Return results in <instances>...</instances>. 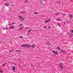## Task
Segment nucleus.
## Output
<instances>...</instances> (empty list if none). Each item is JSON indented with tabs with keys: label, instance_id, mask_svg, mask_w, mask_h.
<instances>
[{
	"label": "nucleus",
	"instance_id": "f257e3e1",
	"mask_svg": "<svg viewBox=\"0 0 73 73\" xmlns=\"http://www.w3.org/2000/svg\"><path fill=\"white\" fill-rule=\"evenodd\" d=\"M60 66L61 69L62 70V69H63V68H64V67H63V64H62V63H60Z\"/></svg>",
	"mask_w": 73,
	"mask_h": 73
},
{
	"label": "nucleus",
	"instance_id": "f03ea898",
	"mask_svg": "<svg viewBox=\"0 0 73 73\" xmlns=\"http://www.w3.org/2000/svg\"><path fill=\"white\" fill-rule=\"evenodd\" d=\"M19 17L20 18V20L21 21H23V20H24V18H23L21 16H19Z\"/></svg>",
	"mask_w": 73,
	"mask_h": 73
},
{
	"label": "nucleus",
	"instance_id": "7ed1b4c3",
	"mask_svg": "<svg viewBox=\"0 0 73 73\" xmlns=\"http://www.w3.org/2000/svg\"><path fill=\"white\" fill-rule=\"evenodd\" d=\"M52 53H53L54 54H55V55H57V53H58V52H57V51H55L54 50H52Z\"/></svg>",
	"mask_w": 73,
	"mask_h": 73
},
{
	"label": "nucleus",
	"instance_id": "20e7f679",
	"mask_svg": "<svg viewBox=\"0 0 73 73\" xmlns=\"http://www.w3.org/2000/svg\"><path fill=\"white\" fill-rule=\"evenodd\" d=\"M27 47L29 48L31 47H32V46H31L30 44H26V47Z\"/></svg>",
	"mask_w": 73,
	"mask_h": 73
},
{
	"label": "nucleus",
	"instance_id": "39448f33",
	"mask_svg": "<svg viewBox=\"0 0 73 73\" xmlns=\"http://www.w3.org/2000/svg\"><path fill=\"white\" fill-rule=\"evenodd\" d=\"M50 19H49L47 20H46L44 22V24H46V23H49V22H50Z\"/></svg>",
	"mask_w": 73,
	"mask_h": 73
},
{
	"label": "nucleus",
	"instance_id": "423d86ee",
	"mask_svg": "<svg viewBox=\"0 0 73 73\" xmlns=\"http://www.w3.org/2000/svg\"><path fill=\"white\" fill-rule=\"evenodd\" d=\"M12 68L13 71H15V70H16V68H15V66H13Z\"/></svg>",
	"mask_w": 73,
	"mask_h": 73
},
{
	"label": "nucleus",
	"instance_id": "0eeeda50",
	"mask_svg": "<svg viewBox=\"0 0 73 73\" xmlns=\"http://www.w3.org/2000/svg\"><path fill=\"white\" fill-rule=\"evenodd\" d=\"M61 52L62 53H65L66 52V50H61Z\"/></svg>",
	"mask_w": 73,
	"mask_h": 73
},
{
	"label": "nucleus",
	"instance_id": "6e6552de",
	"mask_svg": "<svg viewBox=\"0 0 73 73\" xmlns=\"http://www.w3.org/2000/svg\"><path fill=\"white\" fill-rule=\"evenodd\" d=\"M14 28H15V26H13L11 27H10L9 28V29H13Z\"/></svg>",
	"mask_w": 73,
	"mask_h": 73
},
{
	"label": "nucleus",
	"instance_id": "1a4fd4ad",
	"mask_svg": "<svg viewBox=\"0 0 73 73\" xmlns=\"http://www.w3.org/2000/svg\"><path fill=\"white\" fill-rule=\"evenodd\" d=\"M35 46H36V45L35 44H34L32 45V46H31V47L33 48H35Z\"/></svg>",
	"mask_w": 73,
	"mask_h": 73
},
{
	"label": "nucleus",
	"instance_id": "9d476101",
	"mask_svg": "<svg viewBox=\"0 0 73 73\" xmlns=\"http://www.w3.org/2000/svg\"><path fill=\"white\" fill-rule=\"evenodd\" d=\"M5 6H7V7H8V6H9V4H6L5 3Z\"/></svg>",
	"mask_w": 73,
	"mask_h": 73
},
{
	"label": "nucleus",
	"instance_id": "9b49d317",
	"mask_svg": "<svg viewBox=\"0 0 73 73\" xmlns=\"http://www.w3.org/2000/svg\"><path fill=\"white\" fill-rule=\"evenodd\" d=\"M72 17H73V16H72V15H70L69 16V17L70 19H72Z\"/></svg>",
	"mask_w": 73,
	"mask_h": 73
},
{
	"label": "nucleus",
	"instance_id": "f8f14e48",
	"mask_svg": "<svg viewBox=\"0 0 73 73\" xmlns=\"http://www.w3.org/2000/svg\"><path fill=\"white\" fill-rule=\"evenodd\" d=\"M21 46H24L26 48V44H22L21 45Z\"/></svg>",
	"mask_w": 73,
	"mask_h": 73
},
{
	"label": "nucleus",
	"instance_id": "ddd939ff",
	"mask_svg": "<svg viewBox=\"0 0 73 73\" xmlns=\"http://www.w3.org/2000/svg\"><path fill=\"white\" fill-rule=\"evenodd\" d=\"M3 29L4 30H8V27L3 28Z\"/></svg>",
	"mask_w": 73,
	"mask_h": 73
},
{
	"label": "nucleus",
	"instance_id": "4468645a",
	"mask_svg": "<svg viewBox=\"0 0 73 73\" xmlns=\"http://www.w3.org/2000/svg\"><path fill=\"white\" fill-rule=\"evenodd\" d=\"M57 49L58 50H60V48L59 47H58L57 48Z\"/></svg>",
	"mask_w": 73,
	"mask_h": 73
},
{
	"label": "nucleus",
	"instance_id": "2eb2a0df",
	"mask_svg": "<svg viewBox=\"0 0 73 73\" xmlns=\"http://www.w3.org/2000/svg\"><path fill=\"white\" fill-rule=\"evenodd\" d=\"M55 15L56 16H57L58 15V12H57L55 13Z\"/></svg>",
	"mask_w": 73,
	"mask_h": 73
},
{
	"label": "nucleus",
	"instance_id": "dca6fc26",
	"mask_svg": "<svg viewBox=\"0 0 73 73\" xmlns=\"http://www.w3.org/2000/svg\"><path fill=\"white\" fill-rule=\"evenodd\" d=\"M23 28H24V27H23L21 28H19V31H21V29H23Z\"/></svg>",
	"mask_w": 73,
	"mask_h": 73
},
{
	"label": "nucleus",
	"instance_id": "f3484780",
	"mask_svg": "<svg viewBox=\"0 0 73 73\" xmlns=\"http://www.w3.org/2000/svg\"><path fill=\"white\" fill-rule=\"evenodd\" d=\"M57 20H58V21H61V19L60 18H58L57 19Z\"/></svg>",
	"mask_w": 73,
	"mask_h": 73
},
{
	"label": "nucleus",
	"instance_id": "a211bd4d",
	"mask_svg": "<svg viewBox=\"0 0 73 73\" xmlns=\"http://www.w3.org/2000/svg\"><path fill=\"white\" fill-rule=\"evenodd\" d=\"M73 36V34H70V37H72Z\"/></svg>",
	"mask_w": 73,
	"mask_h": 73
},
{
	"label": "nucleus",
	"instance_id": "6ab92c4d",
	"mask_svg": "<svg viewBox=\"0 0 73 73\" xmlns=\"http://www.w3.org/2000/svg\"><path fill=\"white\" fill-rule=\"evenodd\" d=\"M21 13H26V11H21Z\"/></svg>",
	"mask_w": 73,
	"mask_h": 73
},
{
	"label": "nucleus",
	"instance_id": "aec40b11",
	"mask_svg": "<svg viewBox=\"0 0 73 73\" xmlns=\"http://www.w3.org/2000/svg\"><path fill=\"white\" fill-rule=\"evenodd\" d=\"M32 30V29H31L30 30H29L28 31V33H29Z\"/></svg>",
	"mask_w": 73,
	"mask_h": 73
},
{
	"label": "nucleus",
	"instance_id": "412c9836",
	"mask_svg": "<svg viewBox=\"0 0 73 73\" xmlns=\"http://www.w3.org/2000/svg\"><path fill=\"white\" fill-rule=\"evenodd\" d=\"M47 45H50V43L49 42H48L47 43Z\"/></svg>",
	"mask_w": 73,
	"mask_h": 73
},
{
	"label": "nucleus",
	"instance_id": "4be33fe9",
	"mask_svg": "<svg viewBox=\"0 0 73 73\" xmlns=\"http://www.w3.org/2000/svg\"><path fill=\"white\" fill-rule=\"evenodd\" d=\"M34 14L35 15H37V14H38V13H37V12H35V13H34Z\"/></svg>",
	"mask_w": 73,
	"mask_h": 73
},
{
	"label": "nucleus",
	"instance_id": "5701e85b",
	"mask_svg": "<svg viewBox=\"0 0 73 73\" xmlns=\"http://www.w3.org/2000/svg\"><path fill=\"white\" fill-rule=\"evenodd\" d=\"M23 25V24H21V25H19V27H22Z\"/></svg>",
	"mask_w": 73,
	"mask_h": 73
},
{
	"label": "nucleus",
	"instance_id": "b1692460",
	"mask_svg": "<svg viewBox=\"0 0 73 73\" xmlns=\"http://www.w3.org/2000/svg\"><path fill=\"white\" fill-rule=\"evenodd\" d=\"M58 26H59V27H61V25H60V23H58Z\"/></svg>",
	"mask_w": 73,
	"mask_h": 73
},
{
	"label": "nucleus",
	"instance_id": "393cba45",
	"mask_svg": "<svg viewBox=\"0 0 73 73\" xmlns=\"http://www.w3.org/2000/svg\"><path fill=\"white\" fill-rule=\"evenodd\" d=\"M16 52H20V50H16Z\"/></svg>",
	"mask_w": 73,
	"mask_h": 73
},
{
	"label": "nucleus",
	"instance_id": "a878e982",
	"mask_svg": "<svg viewBox=\"0 0 73 73\" xmlns=\"http://www.w3.org/2000/svg\"><path fill=\"white\" fill-rule=\"evenodd\" d=\"M19 38H23V36H20L19 37Z\"/></svg>",
	"mask_w": 73,
	"mask_h": 73
},
{
	"label": "nucleus",
	"instance_id": "bb28decb",
	"mask_svg": "<svg viewBox=\"0 0 73 73\" xmlns=\"http://www.w3.org/2000/svg\"><path fill=\"white\" fill-rule=\"evenodd\" d=\"M5 65H6V63H4V64L3 66H5Z\"/></svg>",
	"mask_w": 73,
	"mask_h": 73
},
{
	"label": "nucleus",
	"instance_id": "cd10ccee",
	"mask_svg": "<svg viewBox=\"0 0 73 73\" xmlns=\"http://www.w3.org/2000/svg\"><path fill=\"white\" fill-rule=\"evenodd\" d=\"M0 72L1 73H3V72H2V71H1V70H0Z\"/></svg>",
	"mask_w": 73,
	"mask_h": 73
},
{
	"label": "nucleus",
	"instance_id": "c85d7f7f",
	"mask_svg": "<svg viewBox=\"0 0 73 73\" xmlns=\"http://www.w3.org/2000/svg\"><path fill=\"white\" fill-rule=\"evenodd\" d=\"M27 2H28V1H25V3H27Z\"/></svg>",
	"mask_w": 73,
	"mask_h": 73
},
{
	"label": "nucleus",
	"instance_id": "c756f323",
	"mask_svg": "<svg viewBox=\"0 0 73 73\" xmlns=\"http://www.w3.org/2000/svg\"><path fill=\"white\" fill-rule=\"evenodd\" d=\"M12 24L13 25H14V24H15V23H12Z\"/></svg>",
	"mask_w": 73,
	"mask_h": 73
},
{
	"label": "nucleus",
	"instance_id": "7c9ffc66",
	"mask_svg": "<svg viewBox=\"0 0 73 73\" xmlns=\"http://www.w3.org/2000/svg\"><path fill=\"white\" fill-rule=\"evenodd\" d=\"M71 32L72 33H73V30H71Z\"/></svg>",
	"mask_w": 73,
	"mask_h": 73
},
{
	"label": "nucleus",
	"instance_id": "2f4dec72",
	"mask_svg": "<svg viewBox=\"0 0 73 73\" xmlns=\"http://www.w3.org/2000/svg\"><path fill=\"white\" fill-rule=\"evenodd\" d=\"M44 28L46 29V26H44Z\"/></svg>",
	"mask_w": 73,
	"mask_h": 73
},
{
	"label": "nucleus",
	"instance_id": "473e14b6",
	"mask_svg": "<svg viewBox=\"0 0 73 73\" xmlns=\"http://www.w3.org/2000/svg\"><path fill=\"white\" fill-rule=\"evenodd\" d=\"M67 23H70V21H68V22H67Z\"/></svg>",
	"mask_w": 73,
	"mask_h": 73
},
{
	"label": "nucleus",
	"instance_id": "72a5a7b5",
	"mask_svg": "<svg viewBox=\"0 0 73 73\" xmlns=\"http://www.w3.org/2000/svg\"><path fill=\"white\" fill-rule=\"evenodd\" d=\"M49 29H50V27H48Z\"/></svg>",
	"mask_w": 73,
	"mask_h": 73
},
{
	"label": "nucleus",
	"instance_id": "f704fd0d",
	"mask_svg": "<svg viewBox=\"0 0 73 73\" xmlns=\"http://www.w3.org/2000/svg\"><path fill=\"white\" fill-rule=\"evenodd\" d=\"M41 3H42V1H41Z\"/></svg>",
	"mask_w": 73,
	"mask_h": 73
},
{
	"label": "nucleus",
	"instance_id": "c9c22d12",
	"mask_svg": "<svg viewBox=\"0 0 73 73\" xmlns=\"http://www.w3.org/2000/svg\"><path fill=\"white\" fill-rule=\"evenodd\" d=\"M65 14H63V16H65Z\"/></svg>",
	"mask_w": 73,
	"mask_h": 73
},
{
	"label": "nucleus",
	"instance_id": "e433bc0d",
	"mask_svg": "<svg viewBox=\"0 0 73 73\" xmlns=\"http://www.w3.org/2000/svg\"><path fill=\"white\" fill-rule=\"evenodd\" d=\"M9 25H10V26H11V24H9Z\"/></svg>",
	"mask_w": 73,
	"mask_h": 73
},
{
	"label": "nucleus",
	"instance_id": "4c0bfd02",
	"mask_svg": "<svg viewBox=\"0 0 73 73\" xmlns=\"http://www.w3.org/2000/svg\"><path fill=\"white\" fill-rule=\"evenodd\" d=\"M11 51H12V50L10 51L9 52H11Z\"/></svg>",
	"mask_w": 73,
	"mask_h": 73
},
{
	"label": "nucleus",
	"instance_id": "58836bf2",
	"mask_svg": "<svg viewBox=\"0 0 73 73\" xmlns=\"http://www.w3.org/2000/svg\"><path fill=\"white\" fill-rule=\"evenodd\" d=\"M28 35H29V33H28Z\"/></svg>",
	"mask_w": 73,
	"mask_h": 73
},
{
	"label": "nucleus",
	"instance_id": "ea45409f",
	"mask_svg": "<svg viewBox=\"0 0 73 73\" xmlns=\"http://www.w3.org/2000/svg\"><path fill=\"white\" fill-rule=\"evenodd\" d=\"M6 0H4V1H6Z\"/></svg>",
	"mask_w": 73,
	"mask_h": 73
},
{
	"label": "nucleus",
	"instance_id": "a19ab883",
	"mask_svg": "<svg viewBox=\"0 0 73 73\" xmlns=\"http://www.w3.org/2000/svg\"><path fill=\"white\" fill-rule=\"evenodd\" d=\"M11 43H12V42H11Z\"/></svg>",
	"mask_w": 73,
	"mask_h": 73
},
{
	"label": "nucleus",
	"instance_id": "79ce46f5",
	"mask_svg": "<svg viewBox=\"0 0 73 73\" xmlns=\"http://www.w3.org/2000/svg\"><path fill=\"white\" fill-rule=\"evenodd\" d=\"M43 1H45V0H42Z\"/></svg>",
	"mask_w": 73,
	"mask_h": 73
},
{
	"label": "nucleus",
	"instance_id": "37998d69",
	"mask_svg": "<svg viewBox=\"0 0 73 73\" xmlns=\"http://www.w3.org/2000/svg\"><path fill=\"white\" fill-rule=\"evenodd\" d=\"M58 3H60V2L59 1V2H58Z\"/></svg>",
	"mask_w": 73,
	"mask_h": 73
},
{
	"label": "nucleus",
	"instance_id": "c03bdc74",
	"mask_svg": "<svg viewBox=\"0 0 73 73\" xmlns=\"http://www.w3.org/2000/svg\"><path fill=\"white\" fill-rule=\"evenodd\" d=\"M0 42H1L0 41Z\"/></svg>",
	"mask_w": 73,
	"mask_h": 73
}]
</instances>
